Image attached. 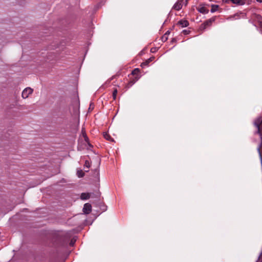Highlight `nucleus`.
Here are the masks:
<instances>
[{
    "label": "nucleus",
    "instance_id": "nucleus-12",
    "mask_svg": "<svg viewBox=\"0 0 262 262\" xmlns=\"http://www.w3.org/2000/svg\"><path fill=\"white\" fill-rule=\"evenodd\" d=\"M219 6L217 5H211V9L210 12L211 13H214L217 11L219 9Z\"/></svg>",
    "mask_w": 262,
    "mask_h": 262
},
{
    "label": "nucleus",
    "instance_id": "nucleus-26",
    "mask_svg": "<svg viewBox=\"0 0 262 262\" xmlns=\"http://www.w3.org/2000/svg\"><path fill=\"white\" fill-rule=\"evenodd\" d=\"M154 50H155V49H153V48L151 49V52H154Z\"/></svg>",
    "mask_w": 262,
    "mask_h": 262
},
{
    "label": "nucleus",
    "instance_id": "nucleus-7",
    "mask_svg": "<svg viewBox=\"0 0 262 262\" xmlns=\"http://www.w3.org/2000/svg\"><path fill=\"white\" fill-rule=\"evenodd\" d=\"M244 15L242 13H237L233 15L230 16L227 19L229 20L238 19L241 18L242 16H244Z\"/></svg>",
    "mask_w": 262,
    "mask_h": 262
},
{
    "label": "nucleus",
    "instance_id": "nucleus-6",
    "mask_svg": "<svg viewBox=\"0 0 262 262\" xmlns=\"http://www.w3.org/2000/svg\"><path fill=\"white\" fill-rule=\"evenodd\" d=\"M92 211V206L89 203H85L83 208V212L84 214H88Z\"/></svg>",
    "mask_w": 262,
    "mask_h": 262
},
{
    "label": "nucleus",
    "instance_id": "nucleus-27",
    "mask_svg": "<svg viewBox=\"0 0 262 262\" xmlns=\"http://www.w3.org/2000/svg\"><path fill=\"white\" fill-rule=\"evenodd\" d=\"M257 2H259V3H261L262 2V0H256Z\"/></svg>",
    "mask_w": 262,
    "mask_h": 262
},
{
    "label": "nucleus",
    "instance_id": "nucleus-22",
    "mask_svg": "<svg viewBox=\"0 0 262 262\" xmlns=\"http://www.w3.org/2000/svg\"><path fill=\"white\" fill-rule=\"evenodd\" d=\"M190 31L189 30H184L183 31V33L184 34H188L189 33Z\"/></svg>",
    "mask_w": 262,
    "mask_h": 262
},
{
    "label": "nucleus",
    "instance_id": "nucleus-16",
    "mask_svg": "<svg viewBox=\"0 0 262 262\" xmlns=\"http://www.w3.org/2000/svg\"><path fill=\"white\" fill-rule=\"evenodd\" d=\"M118 93V90L117 89H114L113 92V98L114 100H116L117 98V95Z\"/></svg>",
    "mask_w": 262,
    "mask_h": 262
},
{
    "label": "nucleus",
    "instance_id": "nucleus-14",
    "mask_svg": "<svg viewBox=\"0 0 262 262\" xmlns=\"http://www.w3.org/2000/svg\"><path fill=\"white\" fill-rule=\"evenodd\" d=\"M103 137L104 138L106 139L107 140H108V141H111L112 140V137H111V136L107 134V133H103Z\"/></svg>",
    "mask_w": 262,
    "mask_h": 262
},
{
    "label": "nucleus",
    "instance_id": "nucleus-20",
    "mask_svg": "<svg viewBox=\"0 0 262 262\" xmlns=\"http://www.w3.org/2000/svg\"><path fill=\"white\" fill-rule=\"evenodd\" d=\"M77 175L79 178H81L84 176L83 172L81 170L77 171Z\"/></svg>",
    "mask_w": 262,
    "mask_h": 262
},
{
    "label": "nucleus",
    "instance_id": "nucleus-11",
    "mask_svg": "<svg viewBox=\"0 0 262 262\" xmlns=\"http://www.w3.org/2000/svg\"><path fill=\"white\" fill-rule=\"evenodd\" d=\"M80 198L82 200H87L90 198V194L89 193H82Z\"/></svg>",
    "mask_w": 262,
    "mask_h": 262
},
{
    "label": "nucleus",
    "instance_id": "nucleus-10",
    "mask_svg": "<svg viewBox=\"0 0 262 262\" xmlns=\"http://www.w3.org/2000/svg\"><path fill=\"white\" fill-rule=\"evenodd\" d=\"M138 79V77H136V79H134V80H130L126 85V88L127 89H128L129 88H130L136 82V81Z\"/></svg>",
    "mask_w": 262,
    "mask_h": 262
},
{
    "label": "nucleus",
    "instance_id": "nucleus-1",
    "mask_svg": "<svg viewBox=\"0 0 262 262\" xmlns=\"http://www.w3.org/2000/svg\"><path fill=\"white\" fill-rule=\"evenodd\" d=\"M254 125L257 128L256 133L258 134L262 142V117H258L254 122Z\"/></svg>",
    "mask_w": 262,
    "mask_h": 262
},
{
    "label": "nucleus",
    "instance_id": "nucleus-3",
    "mask_svg": "<svg viewBox=\"0 0 262 262\" xmlns=\"http://www.w3.org/2000/svg\"><path fill=\"white\" fill-rule=\"evenodd\" d=\"M252 18L255 23L254 25H257L262 29V17L259 14H253Z\"/></svg>",
    "mask_w": 262,
    "mask_h": 262
},
{
    "label": "nucleus",
    "instance_id": "nucleus-24",
    "mask_svg": "<svg viewBox=\"0 0 262 262\" xmlns=\"http://www.w3.org/2000/svg\"><path fill=\"white\" fill-rule=\"evenodd\" d=\"M154 50H155V49H153V48L151 49V52H154Z\"/></svg>",
    "mask_w": 262,
    "mask_h": 262
},
{
    "label": "nucleus",
    "instance_id": "nucleus-2",
    "mask_svg": "<svg viewBox=\"0 0 262 262\" xmlns=\"http://www.w3.org/2000/svg\"><path fill=\"white\" fill-rule=\"evenodd\" d=\"M216 19L215 17H212L210 19H208L205 21L203 24L200 26V29L201 30H205L207 27H210L212 25L213 22L215 21Z\"/></svg>",
    "mask_w": 262,
    "mask_h": 262
},
{
    "label": "nucleus",
    "instance_id": "nucleus-19",
    "mask_svg": "<svg viewBox=\"0 0 262 262\" xmlns=\"http://www.w3.org/2000/svg\"><path fill=\"white\" fill-rule=\"evenodd\" d=\"M140 71V70L138 68L135 69L132 72L133 75H137Z\"/></svg>",
    "mask_w": 262,
    "mask_h": 262
},
{
    "label": "nucleus",
    "instance_id": "nucleus-21",
    "mask_svg": "<svg viewBox=\"0 0 262 262\" xmlns=\"http://www.w3.org/2000/svg\"><path fill=\"white\" fill-rule=\"evenodd\" d=\"M84 166L86 167L87 168H89L90 167V163L88 161H85Z\"/></svg>",
    "mask_w": 262,
    "mask_h": 262
},
{
    "label": "nucleus",
    "instance_id": "nucleus-9",
    "mask_svg": "<svg viewBox=\"0 0 262 262\" xmlns=\"http://www.w3.org/2000/svg\"><path fill=\"white\" fill-rule=\"evenodd\" d=\"M198 11L203 14H207L209 12V10L204 6L199 7L198 8Z\"/></svg>",
    "mask_w": 262,
    "mask_h": 262
},
{
    "label": "nucleus",
    "instance_id": "nucleus-5",
    "mask_svg": "<svg viewBox=\"0 0 262 262\" xmlns=\"http://www.w3.org/2000/svg\"><path fill=\"white\" fill-rule=\"evenodd\" d=\"M183 0H178L172 7L173 10L179 11L182 8Z\"/></svg>",
    "mask_w": 262,
    "mask_h": 262
},
{
    "label": "nucleus",
    "instance_id": "nucleus-18",
    "mask_svg": "<svg viewBox=\"0 0 262 262\" xmlns=\"http://www.w3.org/2000/svg\"><path fill=\"white\" fill-rule=\"evenodd\" d=\"M242 0H231L232 3L236 5H241Z\"/></svg>",
    "mask_w": 262,
    "mask_h": 262
},
{
    "label": "nucleus",
    "instance_id": "nucleus-17",
    "mask_svg": "<svg viewBox=\"0 0 262 262\" xmlns=\"http://www.w3.org/2000/svg\"><path fill=\"white\" fill-rule=\"evenodd\" d=\"M168 38V36H167V34H164L161 37V40L163 42H165L167 40Z\"/></svg>",
    "mask_w": 262,
    "mask_h": 262
},
{
    "label": "nucleus",
    "instance_id": "nucleus-15",
    "mask_svg": "<svg viewBox=\"0 0 262 262\" xmlns=\"http://www.w3.org/2000/svg\"><path fill=\"white\" fill-rule=\"evenodd\" d=\"M82 136L84 138V139L85 140V141L87 143L89 142V138L88 137V136H86L85 132L84 131L83 129H82Z\"/></svg>",
    "mask_w": 262,
    "mask_h": 262
},
{
    "label": "nucleus",
    "instance_id": "nucleus-23",
    "mask_svg": "<svg viewBox=\"0 0 262 262\" xmlns=\"http://www.w3.org/2000/svg\"><path fill=\"white\" fill-rule=\"evenodd\" d=\"M169 34H170V31H167L164 34H167V36H168Z\"/></svg>",
    "mask_w": 262,
    "mask_h": 262
},
{
    "label": "nucleus",
    "instance_id": "nucleus-8",
    "mask_svg": "<svg viewBox=\"0 0 262 262\" xmlns=\"http://www.w3.org/2000/svg\"><path fill=\"white\" fill-rule=\"evenodd\" d=\"M178 25H180L181 27H186L189 25V23L186 20H181L178 22Z\"/></svg>",
    "mask_w": 262,
    "mask_h": 262
},
{
    "label": "nucleus",
    "instance_id": "nucleus-25",
    "mask_svg": "<svg viewBox=\"0 0 262 262\" xmlns=\"http://www.w3.org/2000/svg\"><path fill=\"white\" fill-rule=\"evenodd\" d=\"M154 50H155V49H153V48L151 49V52H154Z\"/></svg>",
    "mask_w": 262,
    "mask_h": 262
},
{
    "label": "nucleus",
    "instance_id": "nucleus-4",
    "mask_svg": "<svg viewBox=\"0 0 262 262\" xmlns=\"http://www.w3.org/2000/svg\"><path fill=\"white\" fill-rule=\"evenodd\" d=\"M33 89L29 87L25 89L22 92V97L24 99L27 98L33 93Z\"/></svg>",
    "mask_w": 262,
    "mask_h": 262
},
{
    "label": "nucleus",
    "instance_id": "nucleus-13",
    "mask_svg": "<svg viewBox=\"0 0 262 262\" xmlns=\"http://www.w3.org/2000/svg\"><path fill=\"white\" fill-rule=\"evenodd\" d=\"M154 57H150L147 60H146L145 62H143L142 63V66H147L150 62L154 60Z\"/></svg>",
    "mask_w": 262,
    "mask_h": 262
}]
</instances>
